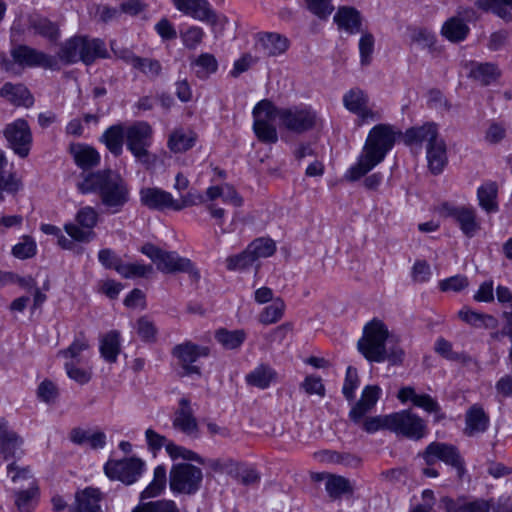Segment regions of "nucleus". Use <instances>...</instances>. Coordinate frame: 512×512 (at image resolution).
<instances>
[{
    "label": "nucleus",
    "instance_id": "55",
    "mask_svg": "<svg viewBox=\"0 0 512 512\" xmlns=\"http://www.w3.org/2000/svg\"><path fill=\"white\" fill-rule=\"evenodd\" d=\"M362 36L359 40V53L360 63L362 66H367L372 61V54L374 52L375 39L369 32H361Z\"/></svg>",
    "mask_w": 512,
    "mask_h": 512
},
{
    "label": "nucleus",
    "instance_id": "51",
    "mask_svg": "<svg viewBox=\"0 0 512 512\" xmlns=\"http://www.w3.org/2000/svg\"><path fill=\"white\" fill-rule=\"evenodd\" d=\"M132 512H180L172 500H157L136 506Z\"/></svg>",
    "mask_w": 512,
    "mask_h": 512
},
{
    "label": "nucleus",
    "instance_id": "52",
    "mask_svg": "<svg viewBox=\"0 0 512 512\" xmlns=\"http://www.w3.org/2000/svg\"><path fill=\"white\" fill-rule=\"evenodd\" d=\"M410 38L412 42L424 49L432 50L436 43L435 34L424 27H417L411 30Z\"/></svg>",
    "mask_w": 512,
    "mask_h": 512
},
{
    "label": "nucleus",
    "instance_id": "15",
    "mask_svg": "<svg viewBox=\"0 0 512 512\" xmlns=\"http://www.w3.org/2000/svg\"><path fill=\"white\" fill-rule=\"evenodd\" d=\"M343 105L351 113L358 116L361 123L375 121L381 115L369 106L368 95L360 88H352L343 96Z\"/></svg>",
    "mask_w": 512,
    "mask_h": 512
},
{
    "label": "nucleus",
    "instance_id": "4",
    "mask_svg": "<svg viewBox=\"0 0 512 512\" xmlns=\"http://www.w3.org/2000/svg\"><path fill=\"white\" fill-rule=\"evenodd\" d=\"M153 142V129L146 121H136L126 126V148L137 162L149 166L154 156L149 152Z\"/></svg>",
    "mask_w": 512,
    "mask_h": 512
},
{
    "label": "nucleus",
    "instance_id": "49",
    "mask_svg": "<svg viewBox=\"0 0 512 512\" xmlns=\"http://www.w3.org/2000/svg\"><path fill=\"white\" fill-rule=\"evenodd\" d=\"M23 189L22 179L17 175L16 172L6 173L0 171V193L4 192L15 195Z\"/></svg>",
    "mask_w": 512,
    "mask_h": 512
},
{
    "label": "nucleus",
    "instance_id": "59",
    "mask_svg": "<svg viewBox=\"0 0 512 512\" xmlns=\"http://www.w3.org/2000/svg\"><path fill=\"white\" fill-rule=\"evenodd\" d=\"M204 35L201 27L191 26L181 35L183 45L188 49H195L202 42Z\"/></svg>",
    "mask_w": 512,
    "mask_h": 512
},
{
    "label": "nucleus",
    "instance_id": "36",
    "mask_svg": "<svg viewBox=\"0 0 512 512\" xmlns=\"http://www.w3.org/2000/svg\"><path fill=\"white\" fill-rule=\"evenodd\" d=\"M468 25L459 17H451L444 22L441 34L451 42H461L469 34Z\"/></svg>",
    "mask_w": 512,
    "mask_h": 512
},
{
    "label": "nucleus",
    "instance_id": "7",
    "mask_svg": "<svg viewBox=\"0 0 512 512\" xmlns=\"http://www.w3.org/2000/svg\"><path fill=\"white\" fill-rule=\"evenodd\" d=\"M276 106L269 100H262L253 108V131L262 143L274 144L278 141L276 127L271 123L276 117Z\"/></svg>",
    "mask_w": 512,
    "mask_h": 512
},
{
    "label": "nucleus",
    "instance_id": "5",
    "mask_svg": "<svg viewBox=\"0 0 512 512\" xmlns=\"http://www.w3.org/2000/svg\"><path fill=\"white\" fill-rule=\"evenodd\" d=\"M276 117L280 127L302 134L312 130L317 123V113L308 106L276 107Z\"/></svg>",
    "mask_w": 512,
    "mask_h": 512
},
{
    "label": "nucleus",
    "instance_id": "62",
    "mask_svg": "<svg viewBox=\"0 0 512 512\" xmlns=\"http://www.w3.org/2000/svg\"><path fill=\"white\" fill-rule=\"evenodd\" d=\"M145 438L148 445V449L155 455L157 452H159L163 447L166 448L169 440L157 433L155 430L148 428L145 431Z\"/></svg>",
    "mask_w": 512,
    "mask_h": 512
},
{
    "label": "nucleus",
    "instance_id": "48",
    "mask_svg": "<svg viewBox=\"0 0 512 512\" xmlns=\"http://www.w3.org/2000/svg\"><path fill=\"white\" fill-rule=\"evenodd\" d=\"M325 488L329 496L333 499H337L343 494L352 491L348 479L335 475H328Z\"/></svg>",
    "mask_w": 512,
    "mask_h": 512
},
{
    "label": "nucleus",
    "instance_id": "29",
    "mask_svg": "<svg viewBox=\"0 0 512 512\" xmlns=\"http://www.w3.org/2000/svg\"><path fill=\"white\" fill-rule=\"evenodd\" d=\"M0 96L17 106L30 107L34 102L30 91L22 84L5 83L0 89Z\"/></svg>",
    "mask_w": 512,
    "mask_h": 512
},
{
    "label": "nucleus",
    "instance_id": "11",
    "mask_svg": "<svg viewBox=\"0 0 512 512\" xmlns=\"http://www.w3.org/2000/svg\"><path fill=\"white\" fill-rule=\"evenodd\" d=\"M10 54L13 61L22 67H41L51 70L59 69L56 57L28 45H17L11 49Z\"/></svg>",
    "mask_w": 512,
    "mask_h": 512
},
{
    "label": "nucleus",
    "instance_id": "41",
    "mask_svg": "<svg viewBox=\"0 0 512 512\" xmlns=\"http://www.w3.org/2000/svg\"><path fill=\"white\" fill-rule=\"evenodd\" d=\"M260 46L267 56H277L288 48V41L277 33H266L260 37Z\"/></svg>",
    "mask_w": 512,
    "mask_h": 512
},
{
    "label": "nucleus",
    "instance_id": "9",
    "mask_svg": "<svg viewBox=\"0 0 512 512\" xmlns=\"http://www.w3.org/2000/svg\"><path fill=\"white\" fill-rule=\"evenodd\" d=\"M4 138L7 141V147L15 155L24 159L30 154L33 136L28 122L19 118L8 123L3 129Z\"/></svg>",
    "mask_w": 512,
    "mask_h": 512
},
{
    "label": "nucleus",
    "instance_id": "22",
    "mask_svg": "<svg viewBox=\"0 0 512 512\" xmlns=\"http://www.w3.org/2000/svg\"><path fill=\"white\" fill-rule=\"evenodd\" d=\"M101 499L102 494L99 489L86 487L76 492L71 510L72 512H101Z\"/></svg>",
    "mask_w": 512,
    "mask_h": 512
},
{
    "label": "nucleus",
    "instance_id": "35",
    "mask_svg": "<svg viewBox=\"0 0 512 512\" xmlns=\"http://www.w3.org/2000/svg\"><path fill=\"white\" fill-rule=\"evenodd\" d=\"M469 75L481 85L487 86L500 77V70L493 63H472Z\"/></svg>",
    "mask_w": 512,
    "mask_h": 512
},
{
    "label": "nucleus",
    "instance_id": "64",
    "mask_svg": "<svg viewBox=\"0 0 512 512\" xmlns=\"http://www.w3.org/2000/svg\"><path fill=\"white\" fill-rule=\"evenodd\" d=\"M36 248V243L32 237L23 236L21 241L13 247V256H34Z\"/></svg>",
    "mask_w": 512,
    "mask_h": 512
},
{
    "label": "nucleus",
    "instance_id": "54",
    "mask_svg": "<svg viewBox=\"0 0 512 512\" xmlns=\"http://www.w3.org/2000/svg\"><path fill=\"white\" fill-rule=\"evenodd\" d=\"M459 317L468 324L476 327H489L493 326L496 322L494 317L490 315L480 314L470 309H462L459 311Z\"/></svg>",
    "mask_w": 512,
    "mask_h": 512
},
{
    "label": "nucleus",
    "instance_id": "32",
    "mask_svg": "<svg viewBox=\"0 0 512 512\" xmlns=\"http://www.w3.org/2000/svg\"><path fill=\"white\" fill-rule=\"evenodd\" d=\"M101 140L113 155H121L123 151V143L126 142V126L122 124L110 126L103 133Z\"/></svg>",
    "mask_w": 512,
    "mask_h": 512
},
{
    "label": "nucleus",
    "instance_id": "44",
    "mask_svg": "<svg viewBox=\"0 0 512 512\" xmlns=\"http://www.w3.org/2000/svg\"><path fill=\"white\" fill-rule=\"evenodd\" d=\"M81 37H72L65 41L58 53L59 59L66 64L76 63L81 61Z\"/></svg>",
    "mask_w": 512,
    "mask_h": 512
},
{
    "label": "nucleus",
    "instance_id": "39",
    "mask_svg": "<svg viewBox=\"0 0 512 512\" xmlns=\"http://www.w3.org/2000/svg\"><path fill=\"white\" fill-rule=\"evenodd\" d=\"M276 372L268 365L261 364L245 377L248 385L259 389H266L274 381Z\"/></svg>",
    "mask_w": 512,
    "mask_h": 512
},
{
    "label": "nucleus",
    "instance_id": "57",
    "mask_svg": "<svg viewBox=\"0 0 512 512\" xmlns=\"http://www.w3.org/2000/svg\"><path fill=\"white\" fill-rule=\"evenodd\" d=\"M284 312V303L276 300L273 304L267 306L259 316L261 323L265 325L273 324L279 321Z\"/></svg>",
    "mask_w": 512,
    "mask_h": 512
},
{
    "label": "nucleus",
    "instance_id": "24",
    "mask_svg": "<svg viewBox=\"0 0 512 512\" xmlns=\"http://www.w3.org/2000/svg\"><path fill=\"white\" fill-rule=\"evenodd\" d=\"M334 22L339 29L349 34L362 32V17L360 12L353 7L343 6L334 15Z\"/></svg>",
    "mask_w": 512,
    "mask_h": 512
},
{
    "label": "nucleus",
    "instance_id": "42",
    "mask_svg": "<svg viewBox=\"0 0 512 512\" xmlns=\"http://www.w3.org/2000/svg\"><path fill=\"white\" fill-rule=\"evenodd\" d=\"M276 243L269 237L254 239L239 256H273Z\"/></svg>",
    "mask_w": 512,
    "mask_h": 512
},
{
    "label": "nucleus",
    "instance_id": "40",
    "mask_svg": "<svg viewBox=\"0 0 512 512\" xmlns=\"http://www.w3.org/2000/svg\"><path fill=\"white\" fill-rule=\"evenodd\" d=\"M70 440L78 445L88 444L92 449L103 448L106 444V436L103 432L90 433L81 428H74L70 432Z\"/></svg>",
    "mask_w": 512,
    "mask_h": 512
},
{
    "label": "nucleus",
    "instance_id": "33",
    "mask_svg": "<svg viewBox=\"0 0 512 512\" xmlns=\"http://www.w3.org/2000/svg\"><path fill=\"white\" fill-rule=\"evenodd\" d=\"M102 358L108 363H115L121 351L120 333L116 330L109 331L100 339L99 346Z\"/></svg>",
    "mask_w": 512,
    "mask_h": 512
},
{
    "label": "nucleus",
    "instance_id": "16",
    "mask_svg": "<svg viewBox=\"0 0 512 512\" xmlns=\"http://www.w3.org/2000/svg\"><path fill=\"white\" fill-rule=\"evenodd\" d=\"M173 356L178 364L183 368L185 375L200 374V369L194 363L200 357H206L209 354L207 347L198 346L190 341L176 345L172 350Z\"/></svg>",
    "mask_w": 512,
    "mask_h": 512
},
{
    "label": "nucleus",
    "instance_id": "53",
    "mask_svg": "<svg viewBox=\"0 0 512 512\" xmlns=\"http://www.w3.org/2000/svg\"><path fill=\"white\" fill-rule=\"evenodd\" d=\"M75 361H66L64 368L68 377L80 385L87 384L92 378L91 368H80Z\"/></svg>",
    "mask_w": 512,
    "mask_h": 512
},
{
    "label": "nucleus",
    "instance_id": "56",
    "mask_svg": "<svg viewBox=\"0 0 512 512\" xmlns=\"http://www.w3.org/2000/svg\"><path fill=\"white\" fill-rule=\"evenodd\" d=\"M135 69L143 73L149 79H156L162 73V65L157 59L140 57Z\"/></svg>",
    "mask_w": 512,
    "mask_h": 512
},
{
    "label": "nucleus",
    "instance_id": "47",
    "mask_svg": "<svg viewBox=\"0 0 512 512\" xmlns=\"http://www.w3.org/2000/svg\"><path fill=\"white\" fill-rule=\"evenodd\" d=\"M215 338L226 349H236L242 345L246 334L243 330L228 331L220 329L216 332Z\"/></svg>",
    "mask_w": 512,
    "mask_h": 512
},
{
    "label": "nucleus",
    "instance_id": "13",
    "mask_svg": "<svg viewBox=\"0 0 512 512\" xmlns=\"http://www.w3.org/2000/svg\"><path fill=\"white\" fill-rule=\"evenodd\" d=\"M145 463L140 458L130 457L117 461H108L104 470L110 479L119 480L125 484L136 482L144 471Z\"/></svg>",
    "mask_w": 512,
    "mask_h": 512
},
{
    "label": "nucleus",
    "instance_id": "31",
    "mask_svg": "<svg viewBox=\"0 0 512 512\" xmlns=\"http://www.w3.org/2000/svg\"><path fill=\"white\" fill-rule=\"evenodd\" d=\"M465 421V434L470 437L485 432L489 425L488 415L477 405H473L467 411Z\"/></svg>",
    "mask_w": 512,
    "mask_h": 512
},
{
    "label": "nucleus",
    "instance_id": "2",
    "mask_svg": "<svg viewBox=\"0 0 512 512\" xmlns=\"http://www.w3.org/2000/svg\"><path fill=\"white\" fill-rule=\"evenodd\" d=\"M80 193L97 192L102 204L111 212L118 213L129 201V188L123 178L111 170L89 173L77 184Z\"/></svg>",
    "mask_w": 512,
    "mask_h": 512
},
{
    "label": "nucleus",
    "instance_id": "6",
    "mask_svg": "<svg viewBox=\"0 0 512 512\" xmlns=\"http://www.w3.org/2000/svg\"><path fill=\"white\" fill-rule=\"evenodd\" d=\"M202 481V470L192 464H175L170 470L169 485L170 489L175 493L195 494L200 489Z\"/></svg>",
    "mask_w": 512,
    "mask_h": 512
},
{
    "label": "nucleus",
    "instance_id": "21",
    "mask_svg": "<svg viewBox=\"0 0 512 512\" xmlns=\"http://www.w3.org/2000/svg\"><path fill=\"white\" fill-rule=\"evenodd\" d=\"M381 395V388L377 385L364 387L360 399L353 405L349 412V418L354 423H359L362 418L372 410Z\"/></svg>",
    "mask_w": 512,
    "mask_h": 512
},
{
    "label": "nucleus",
    "instance_id": "45",
    "mask_svg": "<svg viewBox=\"0 0 512 512\" xmlns=\"http://www.w3.org/2000/svg\"><path fill=\"white\" fill-rule=\"evenodd\" d=\"M166 483V468L163 465H159L154 470V477L152 482L141 493V498L144 499L158 496L166 487Z\"/></svg>",
    "mask_w": 512,
    "mask_h": 512
},
{
    "label": "nucleus",
    "instance_id": "61",
    "mask_svg": "<svg viewBox=\"0 0 512 512\" xmlns=\"http://www.w3.org/2000/svg\"><path fill=\"white\" fill-rule=\"evenodd\" d=\"M468 279L463 275H455L439 282V288L443 292H460L468 287Z\"/></svg>",
    "mask_w": 512,
    "mask_h": 512
},
{
    "label": "nucleus",
    "instance_id": "63",
    "mask_svg": "<svg viewBox=\"0 0 512 512\" xmlns=\"http://www.w3.org/2000/svg\"><path fill=\"white\" fill-rule=\"evenodd\" d=\"M38 489L31 486L26 490H21L16 495V505L21 511H29L32 506V501L37 496Z\"/></svg>",
    "mask_w": 512,
    "mask_h": 512
},
{
    "label": "nucleus",
    "instance_id": "23",
    "mask_svg": "<svg viewBox=\"0 0 512 512\" xmlns=\"http://www.w3.org/2000/svg\"><path fill=\"white\" fill-rule=\"evenodd\" d=\"M102 265L106 268L115 269L125 278L144 277L153 271L151 265H143L139 263L124 264L120 258H99Z\"/></svg>",
    "mask_w": 512,
    "mask_h": 512
},
{
    "label": "nucleus",
    "instance_id": "58",
    "mask_svg": "<svg viewBox=\"0 0 512 512\" xmlns=\"http://www.w3.org/2000/svg\"><path fill=\"white\" fill-rule=\"evenodd\" d=\"M308 10L319 17L326 19L334 10L330 0H305Z\"/></svg>",
    "mask_w": 512,
    "mask_h": 512
},
{
    "label": "nucleus",
    "instance_id": "25",
    "mask_svg": "<svg viewBox=\"0 0 512 512\" xmlns=\"http://www.w3.org/2000/svg\"><path fill=\"white\" fill-rule=\"evenodd\" d=\"M446 512H490L491 501L485 499H476L466 501L465 499H451L444 497L441 499Z\"/></svg>",
    "mask_w": 512,
    "mask_h": 512
},
{
    "label": "nucleus",
    "instance_id": "28",
    "mask_svg": "<svg viewBox=\"0 0 512 512\" xmlns=\"http://www.w3.org/2000/svg\"><path fill=\"white\" fill-rule=\"evenodd\" d=\"M22 445V439L6 423H0V455L5 460L16 457Z\"/></svg>",
    "mask_w": 512,
    "mask_h": 512
},
{
    "label": "nucleus",
    "instance_id": "46",
    "mask_svg": "<svg viewBox=\"0 0 512 512\" xmlns=\"http://www.w3.org/2000/svg\"><path fill=\"white\" fill-rule=\"evenodd\" d=\"M90 347L88 340L84 335L75 338L70 346L66 349L59 351V355L66 358L67 361H75L76 363L82 362V352L88 350Z\"/></svg>",
    "mask_w": 512,
    "mask_h": 512
},
{
    "label": "nucleus",
    "instance_id": "8",
    "mask_svg": "<svg viewBox=\"0 0 512 512\" xmlns=\"http://www.w3.org/2000/svg\"><path fill=\"white\" fill-rule=\"evenodd\" d=\"M386 421L388 430L409 439L419 440L427 433L424 420L409 410L389 414Z\"/></svg>",
    "mask_w": 512,
    "mask_h": 512
},
{
    "label": "nucleus",
    "instance_id": "18",
    "mask_svg": "<svg viewBox=\"0 0 512 512\" xmlns=\"http://www.w3.org/2000/svg\"><path fill=\"white\" fill-rule=\"evenodd\" d=\"M172 3L178 11L185 15L211 25L217 24V13L208 0H172Z\"/></svg>",
    "mask_w": 512,
    "mask_h": 512
},
{
    "label": "nucleus",
    "instance_id": "34",
    "mask_svg": "<svg viewBox=\"0 0 512 512\" xmlns=\"http://www.w3.org/2000/svg\"><path fill=\"white\" fill-rule=\"evenodd\" d=\"M498 186L495 182L489 181L481 185L477 190L479 206L487 213L498 211Z\"/></svg>",
    "mask_w": 512,
    "mask_h": 512
},
{
    "label": "nucleus",
    "instance_id": "27",
    "mask_svg": "<svg viewBox=\"0 0 512 512\" xmlns=\"http://www.w3.org/2000/svg\"><path fill=\"white\" fill-rule=\"evenodd\" d=\"M69 150L76 165L83 170L91 169L100 162L98 151L91 146L76 143L71 144Z\"/></svg>",
    "mask_w": 512,
    "mask_h": 512
},
{
    "label": "nucleus",
    "instance_id": "43",
    "mask_svg": "<svg viewBox=\"0 0 512 512\" xmlns=\"http://www.w3.org/2000/svg\"><path fill=\"white\" fill-rule=\"evenodd\" d=\"M29 27L35 34L50 41H56L59 37V28L57 24L47 18L33 17L29 20Z\"/></svg>",
    "mask_w": 512,
    "mask_h": 512
},
{
    "label": "nucleus",
    "instance_id": "30",
    "mask_svg": "<svg viewBox=\"0 0 512 512\" xmlns=\"http://www.w3.org/2000/svg\"><path fill=\"white\" fill-rule=\"evenodd\" d=\"M157 269L163 273L187 272L196 279L199 273L194 270L189 258H152Z\"/></svg>",
    "mask_w": 512,
    "mask_h": 512
},
{
    "label": "nucleus",
    "instance_id": "37",
    "mask_svg": "<svg viewBox=\"0 0 512 512\" xmlns=\"http://www.w3.org/2000/svg\"><path fill=\"white\" fill-rule=\"evenodd\" d=\"M196 139L197 136L193 131L177 129L170 134L167 145L172 152L181 153L191 149Z\"/></svg>",
    "mask_w": 512,
    "mask_h": 512
},
{
    "label": "nucleus",
    "instance_id": "14",
    "mask_svg": "<svg viewBox=\"0 0 512 512\" xmlns=\"http://www.w3.org/2000/svg\"><path fill=\"white\" fill-rule=\"evenodd\" d=\"M77 224H66L64 226L66 233L76 241L88 242L94 238L93 228L98 222L97 211L90 206L79 209L75 218Z\"/></svg>",
    "mask_w": 512,
    "mask_h": 512
},
{
    "label": "nucleus",
    "instance_id": "26",
    "mask_svg": "<svg viewBox=\"0 0 512 512\" xmlns=\"http://www.w3.org/2000/svg\"><path fill=\"white\" fill-rule=\"evenodd\" d=\"M426 158L428 168L432 174L442 173L448 163L447 146L444 139L439 138L436 142L426 147Z\"/></svg>",
    "mask_w": 512,
    "mask_h": 512
},
{
    "label": "nucleus",
    "instance_id": "38",
    "mask_svg": "<svg viewBox=\"0 0 512 512\" xmlns=\"http://www.w3.org/2000/svg\"><path fill=\"white\" fill-rule=\"evenodd\" d=\"M81 61L87 65L93 63L97 58H105L107 50L105 43L100 39H88L81 37Z\"/></svg>",
    "mask_w": 512,
    "mask_h": 512
},
{
    "label": "nucleus",
    "instance_id": "3",
    "mask_svg": "<svg viewBox=\"0 0 512 512\" xmlns=\"http://www.w3.org/2000/svg\"><path fill=\"white\" fill-rule=\"evenodd\" d=\"M388 337L386 325L381 320L373 319L364 326L363 336L358 340L357 348L368 361L384 362Z\"/></svg>",
    "mask_w": 512,
    "mask_h": 512
},
{
    "label": "nucleus",
    "instance_id": "1",
    "mask_svg": "<svg viewBox=\"0 0 512 512\" xmlns=\"http://www.w3.org/2000/svg\"><path fill=\"white\" fill-rule=\"evenodd\" d=\"M401 131L390 124H377L368 133L363 151L357 162L349 168L345 177L357 181L380 164L394 147Z\"/></svg>",
    "mask_w": 512,
    "mask_h": 512
},
{
    "label": "nucleus",
    "instance_id": "50",
    "mask_svg": "<svg viewBox=\"0 0 512 512\" xmlns=\"http://www.w3.org/2000/svg\"><path fill=\"white\" fill-rule=\"evenodd\" d=\"M360 379L358 371L355 367L348 366L345 374V379L342 387V393L345 399L349 402L354 401L355 391L359 387Z\"/></svg>",
    "mask_w": 512,
    "mask_h": 512
},
{
    "label": "nucleus",
    "instance_id": "20",
    "mask_svg": "<svg viewBox=\"0 0 512 512\" xmlns=\"http://www.w3.org/2000/svg\"><path fill=\"white\" fill-rule=\"evenodd\" d=\"M401 136L403 137L404 143L408 146H421L425 143L426 147L441 138L439 136L438 126L433 122L411 127Z\"/></svg>",
    "mask_w": 512,
    "mask_h": 512
},
{
    "label": "nucleus",
    "instance_id": "10",
    "mask_svg": "<svg viewBox=\"0 0 512 512\" xmlns=\"http://www.w3.org/2000/svg\"><path fill=\"white\" fill-rule=\"evenodd\" d=\"M425 463L429 466L433 465L437 460L452 466L457 470L458 476L461 478L465 473V463L456 446L442 443L432 442L421 453Z\"/></svg>",
    "mask_w": 512,
    "mask_h": 512
},
{
    "label": "nucleus",
    "instance_id": "12",
    "mask_svg": "<svg viewBox=\"0 0 512 512\" xmlns=\"http://www.w3.org/2000/svg\"><path fill=\"white\" fill-rule=\"evenodd\" d=\"M437 211L443 217L453 218L467 237H473L480 230L476 210L471 206H456L444 202L438 207Z\"/></svg>",
    "mask_w": 512,
    "mask_h": 512
},
{
    "label": "nucleus",
    "instance_id": "19",
    "mask_svg": "<svg viewBox=\"0 0 512 512\" xmlns=\"http://www.w3.org/2000/svg\"><path fill=\"white\" fill-rule=\"evenodd\" d=\"M172 425L175 430L189 437L197 438L199 436V426L189 399L183 397L179 400V407L174 412Z\"/></svg>",
    "mask_w": 512,
    "mask_h": 512
},
{
    "label": "nucleus",
    "instance_id": "60",
    "mask_svg": "<svg viewBox=\"0 0 512 512\" xmlns=\"http://www.w3.org/2000/svg\"><path fill=\"white\" fill-rule=\"evenodd\" d=\"M58 395V388L51 380H43L37 388L38 398L45 403L54 402Z\"/></svg>",
    "mask_w": 512,
    "mask_h": 512
},
{
    "label": "nucleus",
    "instance_id": "17",
    "mask_svg": "<svg viewBox=\"0 0 512 512\" xmlns=\"http://www.w3.org/2000/svg\"><path fill=\"white\" fill-rule=\"evenodd\" d=\"M141 204L151 210L163 211L172 209L180 211L185 204H178L171 193L157 187H144L139 192Z\"/></svg>",
    "mask_w": 512,
    "mask_h": 512
}]
</instances>
